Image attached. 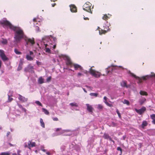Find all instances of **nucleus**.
<instances>
[{
  "label": "nucleus",
  "instance_id": "obj_4",
  "mask_svg": "<svg viewBox=\"0 0 155 155\" xmlns=\"http://www.w3.org/2000/svg\"><path fill=\"white\" fill-rule=\"evenodd\" d=\"M55 130L57 132L58 131H61V132L58 133V134L54 135V136H57L58 135H60L61 134L64 133H66L67 134H64L67 136L71 135L73 133V132L71 131V130H62L61 128H57L55 129Z\"/></svg>",
  "mask_w": 155,
  "mask_h": 155
},
{
  "label": "nucleus",
  "instance_id": "obj_22",
  "mask_svg": "<svg viewBox=\"0 0 155 155\" xmlns=\"http://www.w3.org/2000/svg\"><path fill=\"white\" fill-rule=\"evenodd\" d=\"M146 101V99L144 97H143L142 99H139V102L140 105H142Z\"/></svg>",
  "mask_w": 155,
  "mask_h": 155
},
{
  "label": "nucleus",
  "instance_id": "obj_52",
  "mask_svg": "<svg viewBox=\"0 0 155 155\" xmlns=\"http://www.w3.org/2000/svg\"><path fill=\"white\" fill-rule=\"evenodd\" d=\"M21 152V151L20 150H17V154L18 155H21L20 154V153Z\"/></svg>",
  "mask_w": 155,
  "mask_h": 155
},
{
  "label": "nucleus",
  "instance_id": "obj_42",
  "mask_svg": "<svg viewBox=\"0 0 155 155\" xmlns=\"http://www.w3.org/2000/svg\"><path fill=\"white\" fill-rule=\"evenodd\" d=\"M17 105L18 107L19 108H20V109H21L23 107L22 105L18 104V103H17Z\"/></svg>",
  "mask_w": 155,
  "mask_h": 155
},
{
  "label": "nucleus",
  "instance_id": "obj_12",
  "mask_svg": "<svg viewBox=\"0 0 155 155\" xmlns=\"http://www.w3.org/2000/svg\"><path fill=\"white\" fill-rule=\"evenodd\" d=\"M42 20V18L40 19L38 18H34L33 19V21L34 22V25L35 26V25L37 24H38L39 25H41V22Z\"/></svg>",
  "mask_w": 155,
  "mask_h": 155
},
{
  "label": "nucleus",
  "instance_id": "obj_59",
  "mask_svg": "<svg viewBox=\"0 0 155 155\" xmlns=\"http://www.w3.org/2000/svg\"><path fill=\"white\" fill-rule=\"evenodd\" d=\"M108 139L110 141H111L112 140V139L110 137L108 138Z\"/></svg>",
  "mask_w": 155,
  "mask_h": 155
},
{
  "label": "nucleus",
  "instance_id": "obj_46",
  "mask_svg": "<svg viewBox=\"0 0 155 155\" xmlns=\"http://www.w3.org/2000/svg\"><path fill=\"white\" fill-rule=\"evenodd\" d=\"M21 109L22 110V111H23L25 113H26V110L25 108L23 107Z\"/></svg>",
  "mask_w": 155,
  "mask_h": 155
},
{
  "label": "nucleus",
  "instance_id": "obj_53",
  "mask_svg": "<svg viewBox=\"0 0 155 155\" xmlns=\"http://www.w3.org/2000/svg\"><path fill=\"white\" fill-rule=\"evenodd\" d=\"M83 72L84 73H85V74H87V73H88V72H89V71H86V70H84V71H83Z\"/></svg>",
  "mask_w": 155,
  "mask_h": 155
},
{
  "label": "nucleus",
  "instance_id": "obj_38",
  "mask_svg": "<svg viewBox=\"0 0 155 155\" xmlns=\"http://www.w3.org/2000/svg\"><path fill=\"white\" fill-rule=\"evenodd\" d=\"M103 106H102L100 104H99L97 105V108L98 109H101L102 108Z\"/></svg>",
  "mask_w": 155,
  "mask_h": 155
},
{
  "label": "nucleus",
  "instance_id": "obj_56",
  "mask_svg": "<svg viewBox=\"0 0 155 155\" xmlns=\"http://www.w3.org/2000/svg\"><path fill=\"white\" fill-rule=\"evenodd\" d=\"M84 20H88L89 19L88 18H87V17H84Z\"/></svg>",
  "mask_w": 155,
  "mask_h": 155
},
{
  "label": "nucleus",
  "instance_id": "obj_35",
  "mask_svg": "<svg viewBox=\"0 0 155 155\" xmlns=\"http://www.w3.org/2000/svg\"><path fill=\"white\" fill-rule=\"evenodd\" d=\"M90 95L91 96H94L95 97H96L98 95V94H97V93H91L90 94Z\"/></svg>",
  "mask_w": 155,
  "mask_h": 155
},
{
  "label": "nucleus",
  "instance_id": "obj_50",
  "mask_svg": "<svg viewBox=\"0 0 155 155\" xmlns=\"http://www.w3.org/2000/svg\"><path fill=\"white\" fill-rule=\"evenodd\" d=\"M24 147L25 148H26L27 147H28V144L27 145V143H25L24 144Z\"/></svg>",
  "mask_w": 155,
  "mask_h": 155
},
{
  "label": "nucleus",
  "instance_id": "obj_7",
  "mask_svg": "<svg viewBox=\"0 0 155 155\" xmlns=\"http://www.w3.org/2000/svg\"><path fill=\"white\" fill-rule=\"evenodd\" d=\"M89 72L92 76H94L96 78H98L100 76V73L92 69V67L90 68Z\"/></svg>",
  "mask_w": 155,
  "mask_h": 155
},
{
  "label": "nucleus",
  "instance_id": "obj_47",
  "mask_svg": "<svg viewBox=\"0 0 155 155\" xmlns=\"http://www.w3.org/2000/svg\"><path fill=\"white\" fill-rule=\"evenodd\" d=\"M21 109L22 110V111H23L25 113H26V110L25 108L23 107Z\"/></svg>",
  "mask_w": 155,
  "mask_h": 155
},
{
  "label": "nucleus",
  "instance_id": "obj_57",
  "mask_svg": "<svg viewBox=\"0 0 155 155\" xmlns=\"http://www.w3.org/2000/svg\"><path fill=\"white\" fill-rule=\"evenodd\" d=\"M126 137V136H124L123 137V139L124 140L125 139Z\"/></svg>",
  "mask_w": 155,
  "mask_h": 155
},
{
  "label": "nucleus",
  "instance_id": "obj_14",
  "mask_svg": "<svg viewBox=\"0 0 155 155\" xmlns=\"http://www.w3.org/2000/svg\"><path fill=\"white\" fill-rule=\"evenodd\" d=\"M24 62L23 59H21L19 61V64L17 68V71H19L22 68V66Z\"/></svg>",
  "mask_w": 155,
  "mask_h": 155
},
{
  "label": "nucleus",
  "instance_id": "obj_1",
  "mask_svg": "<svg viewBox=\"0 0 155 155\" xmlns=\"http://www.w3.org/2000/svg\"><path fill=\"white\" fill-rule=\"evenodd\" d=\"M1 24L8 27L10 29L15 31L14 33V42L17 43L20 42L23 38H24L26 44V46L30 44L33 45L35 43L34 38L32 39L28 38L25 36L21 28L19 27H15L6 18H3L0 21Z\"/></svg>",
  "mask_w": 155,
  "mask_h": 155
},
{
  "label": "nucleus",
  "instance_id": "obj_37",
  "mask_svg": "<svg viewBox=\"0 0 155 155\" xmlns=\"http://www.w3.org/2000/svg\"><path fill=\"white\" fill-rule=\"evenodd\" d=\"M35 103L36 104H37V105H38L40 106H42V104L39 101H36L35 102Z\"/></svg>",
  "mask_w": 155,
  "mask_h": 155
},
{
  "label": "nucleus",
  "instance_id": "obj_40",
  "mask_svg": "<svg viewBox=\"0 0 155 155\" xmlns=\"http://www.w3.org/2000/svg\"><path fill=\"white\" fill-rule=\"evenodd\" d=\"M35 26H36V31L37 32L40 31V30L39 29V27H38L36 25H35Z\"/></svg>",
  "mask_w": 155,
  "mask_h": 155
},
{
  "label": "nucleus",
  "instance_id": "obj_45",
  "mask_svg": "<svg viewBox=\"0 0 155 155\" xmlns=\"http://www.w3.org/2000/svg\"><path fill=\"white\" fill-rule=\"evenodd\" d=\"M82 75H83V74L80 72L78 73L77 74V76L78 77H80L82 76Z\"/></svg>",
  "mask_w": 155,
  "mask_h": 155
},
{
  "label": "nucleus",
  "instance_id": "obj_24",
  "mask_svg": "<svg viewBox=\"0 0 155 155\" xmlns=\"http://www.w3.org/2000/svg\"><path fill=\"white\" fill-rule=\"evenodd\" d=\"M10 151H7L0 153V155H10L11 154Z\"/></svg>",
  "mask_w": 155,
  "mask_h": 155
},
{
  "label": "nucleus",
  "instance_id": "obj_34",
  "mask_svg": "<svg viewBox=\"0 0 155 155\" xmlns=\"http://www.w3.org/2000/svg\"><path fill=\"white\" fill-rule=\"evenodd\" d=\"M123 103L124 104H126L127 105H129L130 104L129 102L127 100L125 99L124 100Z\"/></svg>",
  "mask_w": 155,
  "mask_h": 155
},
{
  "label": "nucleus",
  "instance_id": "obj_39",
  "mask_svg": "<svg viewBox=\"0 0 155 155\" xmlns=\"http://www.w3.org/2000/svg\"><path fill=\"white\" fill-rule=\"evenodd\" d=\"M71 109L72 110H79L78 107H73L71 108Z\"/></svg>",
  "mask_w": 155,
  "mask_h": 155
},
{
  "label": "nucleus",
  "instance_id": "obj_3",
  "mask_svg": "<svg viewBox=\"0 0 155 155\" xmlns=\"http://www.w3.org/2000/svg\"><path fill=\"white\" fill-rule=\"evenodd\" d=\"M58 57L60 59H57L58 61L61 60V58H63L64 60L66 61V64L72 67L73 66L75 70L79 69L80 70H83L82 67L80 65L76 64H73L71 61L70 58L67 55H66L61 54L58 55Z\"/></svg>",
  "mask_w": 155,
  "mask_h": 155
},
{
  "label": "nucleus",
  "instance_id": "obj_30",
  "mask_svg": "<svg viewBox=\"0 0 155 155\" xmlns=\"http://www.w3.org/2000/svg\"><path fill=\"white\" fill-rule=\"evenodd\" d=\"M42 111L43 112L46 114L48 115L49 114V112L45 109L44 108H42Z\"/></svg>",
  "mask_w": 155,
  "mask_h": 155
},
{
  "label": "nucleus",
  "instance_id": "obj_43",
  "mask_svg": "<svg viewBox=\"0 0 155 155\" xmlns=\"http://www.w3.org/2000/svg\"><path fill=\"white\" fill-rule=\"evenodd\" d=\"M117 150H120V151L121 153H122V150L121 148L120 147H118L117 148Z\"/></svg>",
  "mask_w": 155,
  "mask_h": 155
},
{
  "label": "nucleus",
  "instance_id": "obj_5",
  "mask_svg": "<svg viewBox=\"0 0 155 155\" xmlns=\"http://www.w3.org/2000/svg\"><path fill=\"white\" fill-rule=\"evenodd\" d=\"M110 24L109 23H108L107 22H106V24H104V29H107V30H101V31H99V34L100 35H102V34H105L106 33L107 31H109L110 30V29L109 28V27L110 25Z\"/></svg>",
  "mask_w": 155,
  "mask_h": 155
},
{
  "label": "nucleus",
  "instance_id": "obj_51",
  "mask_svg": "<svg viewBox=\"0 0 155 155\" xmlns=\"http://www.w3.org/2000/svg\"><path fill=\"white\" fill-rule=\"evenodd\" d=\"M110 68V69H111V71H113V70H114V67H109L108 68Z\"/></svg>",
  "mask_w": 155,
  "mask_h": 155
},
{
  "label": "nucleus",
  "instance_id": "obj_19",
  "mask_svg": "<svg viewBox=\"0 0 155 155\" xmlns=\"http://www.w3.org/2000/svg\"><path fill=\"white\" fill-rule=\"evenodd\" d=\"M121 86L123 87H128V86L127 84V81H123L120 83Z\"/></svg>",
  "mask_w": 155,
  "mask_h": 155
},
{
  "label": "nucleus",
  "instance_id": "obj_58",
  "mask_svg": "<svg viewBox=\"0 0 155 155\" xmlns=\"http://www.w3.org/2000/svg\"><path fill=\"white\" fill-rule=\"evenodd\" d=\"M56 5V3H54L53 4H52L51 5L52 7H54Z\"/></svg>",
  "mask_w": 155,
  "mask_h": 155
},
{
  "label": "nucleus",
  "instance_id": "obj_41",
  "mask_svg": "<svg viewBox=\"0 0 155 155\" xmlns=\"http://www.w3.org/2000/svg\"><path fill=\"white\" fill-rule=\"evenodd\" d=\"M51 79V76L47 78L46 79V81L48 82H49L50 81Z\"/></svg>",
  "mask_w": 155,
  "mask_h": 155
},
{
  "label": "nucleus",
  "instance_id": "obj_17",
  "mask_svg": "<svg viewBox=\"0 0 155 155\" xmlns=\"http://www.w3.org/2000/svg\"><path fill=\"white\" fill-rule=\"evenodd\" d=\"M87 107V110L89 112L91 113L92 112L93 108L91 105H90L89 104H86Z\"/></svg>",
  "mask_w": 155,
  "mask_h": 155
},
{
  "label": "nucleus",
  "instance_id": "obj_29",
  "mask_svg": "<svg viewBox=\"0 0 155 155\" xmlns=\"http://www.w3.org/2000/svg\"><path fill=\"white\" fill-rule=\"evenodd\" d=\"M110 137L108 134L106 133H104L103 136V137L106 139H108Z\"/></svg>",
  "mask_w": 155,
  "mask_h": 155
},
{
  "label": "nucleus",
  "instance_id": "obj_2",
  "mask_svg": "<svg viewBox=\"0 0 155 155\" xmlns=\"http://www.w3.org/2000/svg\"><path fill=\"white\" fill-rule=\"evenodd\" d=\"M56 40V38L52 36H45L37 41V45L39 49H43L46 52L50 53L51 48H55Z\"/></svg>",
  "mask_w": 155,
  "mask_h": 155
},
{
  "label": "nucleus",
  "instance_id": "obj_49",
  "mask_svg": "<svg viewBox=\"0 0 155 155\" xmlns=\"http://www.w3.org/2000/svg\"><path fill=\"white\" fill-rule=\"evenodd\" d=\"M52 119L53 120H54V121H58V119L57 118V117H53L52 118Z\"/></svg>",
  "mask_w": 155,
  "mask_h": 155
},
{
  "label": "nucleus",
  "instance_id": "obj_26",
  "mask_svg": "<svg viewBox=\"0 0 155 155\" xmlns=\"http://www.w3.org/2000/svg\"><path fill=\"white\" fill-rule=\"evenodd\" d=\"M140 94L142 95H145L146 96L147 95V93L143 91H140Z\"/></svg>",
  "mask_w": 155,
  "mask_h": 155
},
{
  "label": "nucleus",
  "instance_id": "obj_28",
  "mask_svg": "<svg viewBox=\"0 0 155 155\" xmlns=\"http://www.w3.org/2000/svg\"><path fill=\"white\" fill-rule=\"evenodd\" d=\"M70 105L72 107H78V104L75 102L71 103L70 104Z\"/></svg>",
  "mask_w": 155,
  "mask_h": 155
},
{
  "label": "nucleus",
  "instance_id": "obj_48",
  "mask_svg": "<svg viewBox=\"0 0 155 155\" xmlns=\"http://www.w3.org/2000/svg\"><path fill=\"white\" fill-rule=\"evenodd\" d=\"M21 109L22 110V111H23L25 113H26V110L25 108L23 107Z\"/></svg>",
  "mask_w": 155,
  "mask_h": 155
},
{
  "label": "nucleus",
  "instance_id": "obj_9",
  "mask_svg": "<svg viewBox=\"0 0 155 155\" xmlns=\"http://www.w3.org/2000/svg\"><path fill=\"white\" fill-rule=\"evenodd\" d=\"M146 108L145 107H142L140 109H137L136 108L135 109V111L140 115L143 114L146 110Z\"/></svg>",
  "mask_w": 155,
  "mask_h": 155
},
{
  "label": "nucleus",
  "instance_id": "obj_10",
  "mask_svg": "<svg viewBox=\"0 0 155 155\" xmlns=\"http://www.w3.org/2000/svg\"><path fill=\"white\" fill-rule=\"evenodd\" d=\"M0 57L3 61H5L8 60V58L5 55L4 51L0 49Z\"/></svg>",
  "mask_w": 155,
  "mask_h": 155
},
{
  "label": "nucleus",
  "instance_id": "obj_54",
  "mask_svg": "<svg viewBox=\"0 0 155 155\" xmlns=\"http://www.w3.org/2000/svg\"><path fill=\"white\" fill-rule=\"evenodd\" d=\"M10 132H8L7 133V134H6V136H7V137H8V136L10 135Z\"/></svg>",
  "mask_w": 155,
  "mask_h": 155
},
{
  "label": "nucleus",
  "instance_id": "obj_62",
  "mask_svg": "<svg viewBox=\"0 0 155 155\" xmlns=\"http://www.w3.org/2000/svg\"><path fill=\"white\" fill-rule=\"evenodd\" d=\"M41 150L44 152H45L46 151V150L44 149H42Z\"/></svg>",
  "mask_w": 155,
  "mask_h": 155
},
{
  "label": "nucleus",
  "instance_id": "obj_55",
  "mask_svg": "<svg viewBox=\"0 0 155 155\" xmlns=\"http://www.w3.org/2000/svg\"><path fill=\"white\" fill-rule=\"evenodd\" d=\"M46 154L48 155H50V153L48 152H46Z\"/></svg>",
  "mask_w": 155,
  "mask_h": 155
},
{
  "label": "nucleus",
  "instance_id": "obj_33",
  "mask_svg": "<svg viewBox=\"0 0 155 155\" xmlns=\"http://www.w3.org/2000/svg\"><path fill=\"white\" fill-rule=\"evenodd\" d=\"M109 15V17L108 16H107L106 15H104L102 17L103 19L104 20H106L109 18L110 15Z\"/></svg>",
  "mask_w": 155,
  "mask_h": 155
},
{
  "label": "nucleus",
  "instance_id": "obj_64",
  "mask_svg": "<svg viewBox=\"0 0 155 155\" xmlns=\"http://www.w3.org/2000/svg\"><path fill=\"white\" fill-rule=\"evenodd\" d=\"M12 155H17L16 153H12Z\"/></svg>",
  "mask_w": 155,
  "mask_h": 155
},
{
  "label": "nucleus",
  "instance_id": "obj_20",
  "mask_svg": "<svg viewBox=\"0 0 155 155\" xmlns=\"http://www.w3.org/2000/svg\"><path fill=\"white\" fill-rule=\"evenodd\" d=\"M38 83L40 84H42L43 83H45V80L42 77H41L39 78L38 80Z\"/></svg>",
  "mask_w": 155,
  "mask_h": 155
},
{
  "label": "nucleus",
  "instance_id": "obj_44",
  "mask_svg": "<svg viewBox=\"0 0 155 155\" xmlns=\"http://www.w3.org/2000/svg\"><path fill=\"white\" fill-rule=\"evenodd\" d=\"M36 64H37V65H40L41 64V62H40L38 61H36Z\"/></svg>",
  "mask_w": 155,
  "mask_h": 155
},
{
  "label": "nucleus",
  "instance_id": "obj_21",
  "mask_svg": "<svg viewBox=\"0 0 155 155\" xmlns=\"http://www.w3.org/2000/svg\"><path fill=\"white\" fill-rule=\"evenodd\" d=\"M107 98L106 96H104V102L109 107H112V105L110 104L109 103L107 102Z\"/></svg>",
  "mask_w": 155,
  "mask_h": 155
},
{
  "label": "nucleus",
  "instance_id": "obj_8",
  "mask_svg": "<svg viewBox=\"0 0 155 155\" xmlns=\"http://www.w3.org/2000/svg\"><path fill=\"white\" fill-rule=\"evenodd\" d=\"M33 54V52L31 51H29V53H27L26 56V58L28 61H31L33 60L34 56H31Z\"/></svg>",
  "mask_w": 155,
  "mask_h": 155
},
{
  "label": "nucleus",
  "instance_id": "obj_23",
  "mask_svg": "<svg viewBox=\"0 0 155 155\" xmlns=\"http://www.w3.org/2000/svg\"><path fill=\"white\" fill-rule=\"evenodd\" d=\"M150 117L153 120L152 123L155 124V114H152L150 115Z\"/></svg>",
  "mask_w": 155,
  "mask_h": 155
},
{
  "label": "nucleus",
  "instance_id": "obj_32",
  "mask_svg": "<svg viewBox=\"0 0 155 155\" xmlns=\"http://www.w3.org/2000/svg\"><path fill=\"white\" fill-rule=\"evenodd\" d=\"M14 52L15 53V54H21V53L17 49H14Z\"/></svg>",
  "mask_w": 155,
  "mask_h": 155
},
{
  "label": "nucleus",
  "instance_id": "obj_63",
  "mask_svg": "<svg viewBox=\"0 0 155 155\" xmlns=\"http://www.w3.org/2000/svg\"><path fill=\"white\" fill-rule=\"evenodd\" d=\"M53 61L54 63L55 62H56L55 59H53Z\"/></svg>",
  "mask_w": 155,
  "mask_h": 155
},
{
  "label": "nucleus",
  "instance_id": "obj_11",
  "mask_svg": "<svg viewBox=\"0 0 155 155\" xmlns=\"http://www.w3.org/2000/svg\"><path fill=\"white\" fill-rule=\"evenodd\" d=\"M33 67L29 64L25 68L24 71L25 72H29L33 73L34 71L33 70Z\"/></svg>",
  "mask_w": 155,
  "mask_h": 155
},
{
  "label": "nucleus",
  "instance_id": "obj_36",
  "mask_svg": "<svg viewBox=\"0 0 155 155\" xmlns=\"http://www.w3.org/2000/svg\"><path fill=\"white\" fill-rule=\"evenodd\" d=\"M116 112L117 114H118V116L120 118H121V116L120 114V113L119 112V110L118 109H116Z\"/></svg>",
  "mask_w": 155,
  "mask_h": 155
},
{
  "label": "nucleus",
  "instance_id": "obj_27",
  "mask_svg": "<svg viewBox=\"0 0 155 155\" xmlns=\"http://www.w3.org/2000/svg\"><path fill=\"white\" fill-rule=\"evenodd\" d=\"M40 122L41 125V126L42 127L44 128L45 127V124H44V122L43 121V120L42 118L40 119Z\"/></svg>",
  "mask_w": 155,
  "mask_h": 155
},
{
  "label": "nucleus",
  "instance_id": "obj_18",
  "mask_svg": "<svg viewBox=\"0 0 155 155\" xmlns=\"http://www.w3.org/2000/svg\"><path fill=\"white\" fill-rule=\"evenodd\" d=\"M12 96V92L11 91H9L8 94V102H10L13 100V99L12 97H11Z\"/></svg>",
  "mask_w": 155,
  "mask_h": 155
},
{
  "label": "nucleus",
  "instance_id": "obj_16",
  "mask_svg": "<svg viewBox=\"0 0 155 155\" xmlns=\"http://www.w3.org/2000/svg\"><path fill=\"white\" fill-rule=\"evenodd\" d=\"M69 6L71 12H77L76 7L74 5H70Z\"/></svg>",
  "mask_w": 155,
  "mask_h": 155
},
{
  "label": "nucleus",
  "instance_id": "obj_31",
  "mask_svg": "<svg viewBox=\"0 0 155 155\" xmlns=\"http://www.w3.org/2000/svg\"><path fill=\"white\" fill-rule=\"evenodd\" d=\"M1 42L3 44L5 45L7 43V40L6 39H2Z\"/></svg>",
  "mask_w": 155,
  "mask_h": 155
},
{
  "label": "nucleus",
  "instance_id": "obj_61",
  "mask_svg": "<svg viewBox=\"0 0 155 155\" xmlns=\"http://www.w3.org/2000/svg\"><path fill=\"white\" fill-rule=\"evenodd\" d=\"M83 90L84 91V92L85 93H87V91L85 90V89L84 88H83Z\"/></svg>",
  "mask_w": 155,
  "mask_h": 155
},
{
  "label": "nucleus",
  "instance_id": "obj_25",
  "mask_svg": "<svg viewBox=\"0 0 155 155\" xmlns=\"http://www.w3.org/2000/svg\"><path fill=\"white\" fill-rule=\"evenodd\" d=\"M147 125V123L146 121H143L141 124V126L142 128H144Z\"/></svg>",
  "mask_w": 155,
  "mask_h": 155
},
{
  "label": "nucleus",
  "instance_id": "obj_60",
  "mask_svg": "<svg viewBox=\"0 0 155 155\" xmlns=\"http://www.w3.org/2000/svg\"><path fill=\"white\" fill-rule=\"evenodd\" d=\"M8 144L10 146H13V145L11 143H8Z\"/></svg>",
  "mask_w": 155,
  "mask_h": 155
},
{
  "label": "nucleus",
  "instance_id": "obj_6",
  "mask_svg": "<svg viewBox=\"0 0 155 155\" xmlns=\"http://www.w3.org/2000/svg\"><path fill=\"white\" fill-rule=\"evenodd\" d=\"M91 4L89 2H86L83 6V9L92 14V12L91 11Z\"/></svg>",
  "mask_w": 155,
  "mask_h": 155
},
{
  "label": "nucleus",
  "instance_id": "obj_13",
  "mask_svg": "<svg viewBox=\"0 0 155 155\" xmlns=\"http://www.w3.org/2000/svg\"><path fill=\"white\" fill-rule=\"evenodd\" d=\"M18 98L20 101L23 102H26L28 100L27 98H25L20 94H18Z\"/></svg>",
  "mask_w": 155,
  "mask_h": 155
},
{
  "label": "nucleus",
  "instance_id": "obj_15",
  "mask_svg": "<svg viewBox=\"0 0 155 155\" xmlns=\"http://www.w3.org/2000/svg\"><path fill=\"white\" fill-rule=\"evenodd\" d=\"M28 148L30 149H31V147H35L36 143L35 142H31L30 141H29L28 143Z\"/></svg>",
  "mask_w": 155,
  "mask_h": 155
}]
</instances>
